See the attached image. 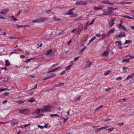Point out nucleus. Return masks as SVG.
<instances>
[{
	"label": "nucleus",
	"instance_id": "10",
	"mask_svg": "<svg viewBox=\"0 0 134 134\" xmlns=\"http://www.w3.org/2000/svg\"><path fill=\"white\" fill-rule=\"evenodd\" d=\"M114 20L115 19H114L113 20H111L109 21V27H111L114 24Z\"/></svg>",
	"mask_w": 134,
	"mask_h": 134
},
{
	"label": "nucleus",
	"instance_id": "64",
	"mask_svg": "<svg viewBox=\"0 0 134 134\" xmlns=\"http://www.w3.org/2000/svg\"><path fill=\"white\" fill-rule=\"evenodd\" d=\"M76 30V29H75L72 30L71 31V33H73Z\"/></svg>",
	"mask_w": 134,
	"mask_h": 134
},
{
	"label": "nucleus",
	"instance_id": "63",
	"mask_svg": "<svg viewBox=\"0 0 134 134\" xmlns=\"http://www.w3.org/2000/svg\"><path fill=\"white\" fill-rule=\"evenodd\" d=\"M72 42V41L71 40H70L69 41V42H68V44H70L71 43V42Z\"/></svg>",
	"mask_w": 134,
	"mask_h": 134
},
{
	"label": "nucleus",
	"instance_id": "49",
	"mask_svg": "<svg viewBox=\"0 0 134 134\" xmlns=\"http://www.w3.org/2000/svg\"><path fill=\"white\" fill-rule=\"evenodd\" d=\"M9 93V92H6L4 93V94L5 96H7Z\"/></svg>",
	"mask_w": 134,
	"mask_h": 134
},
{
	"label": "nucleus",
	"instance_id": "46",
	"mask_svg": "<svg viewBox=\"0 0 134 134\" xmlns=\"http://www.w3.org/2000/svg\"><path fill=\"white\" fill-rule=\"evenodd\" d=\"M16 26L17 28H20L23 27V25H16Z\"/></svg>",
	"mask_w": 134,
	"mask_h": 134
},
{
	"label": "nucleus",
	"instance_id": "15",
	"mask_svg": "<svg viewBox=\"0 0 134 134\" xmlns=\"http://www.w3.org/2000/svg\"><path fill=\"white\" fill-rule=\"evenodd\" d=\"M102 56H106L107 57L109 55V53L108 52V51H106L105 52H103L102 54Z\"/></svg>",
	"mask_w": 134,
	"mask_h": 134
},
{
	"label": "nucleus",
	"instance_id": "59",
	"mask_svg": "<svg viewBox=\"0 0 134 134\" xmlns=\"http://www.w3.org/2000/svg\"><path fill=\"white\" fill-rule=\"evenodd\" d=\"M37 87V84H36L35 85V87L34 88H32V90H34V89H35V88H36V87Z\"/></svg>",
	"mask_w": 134,
	"mask_h": 134
},
{
	"label": "nucleus",
	"instance_id": "1",
	"mask_svg": "<svg viewBox=\"0 0 134 134\" xmlns=\"http://www.w3.org/2000/svg\"><path fill=\"white\" fill-rule=\"evenodd\" d=\"M47 19L46 18H39L32 21L33 23H38L44 22L47 20Z\"/></svg>",
	"mask_w": 134,
	"mask_h": 134
},
{
	"label": "nucleus",
	"instance_id": "11",
	"mask_svg": "<svg viewBox=\"0 0 134 134\" xmlns=\"http://www.w3.org/2000/svg\"><path fill=\"white\" fill-rule=\"evenodd\" d=\"M109 127V126L108 125H105L103 127H101L100 128H99L98 129H97V130L98 131H100L101 130H103V129H106L108 128Z\"/></svg>",
	"mask_w": 134,
	"mask_h": 134
},
{
	"label": "nucleus",
	"instance_id": "6",
	"mask_svg": "<svg viewBox=\"0 0 134 134\" xmlns=\"http://www.w3.org/2000/svg\"><path fill=\"white\" fill-rule=\"evenodd\" d=\"M87 4L86 2L82 1H77L75 3V4L78 5H85Z\"/></svg>",
	"mask_w": 134,
	"mask_h": 134
},
{
	"label": "nucleus",
	"instance_id": "41",
	"mask_svg": "<svg viewBox=\"0 0 134 134\" xmlns=\"http://www.w3.org/2000/svg\"><path fill=\"white\" fill-rule=\"evenodd\" d=\"M96 19L95 18H94L93 20L92 21V22L91 23H90L89 24V25H88V26H89L90 25H92V24L93 23H94V20H95V19Z\"/></svg>",
	"mask_w": 134,
	"mask_h": 134
},
{
	"label": "nucleus",
	"instance_id": "45",
	"mask_svg": "<svg viewBox=\"0 0 134 134\" xmlns=\"http://www.w3.org/2000/svg\"><path fill=\"white\" fill-rule=\"evenodd\" d=\"M38 127L41 129H43L44 128L43 126H41L40 125H38Z\"/></svg>",
	"mask_w": 134,
	"mask_h": 134
},
{
	"label": "nucleus",
	"instance_id": "36",
	"mask_svg": "<svg viewBox=\"0 0 134 134\" xmlns=\"http://www.w3.org/2000/svg\"><path fill=\"white\" fill-rule=\"evenodd\" d=\"M58 65V63H56V64H54L53 65H52L51 66V69L53 67V66H57Z\"/></svg>",
	"mask_w": 134,
	"mask_h": 134
},
{
	"label": "nucleus",
	"instance_id": "9",
	"mask_svg": "<svg viewBox=\"0 0 134 134\" xmlns=\"http://www.w3.org/2000/svg\"><path fill=\"white\" fill-rule=\"evenodd\" d=\"M92 62L90 61H88L85 64V67L86 68H89L90 67V65L92 64Z\"/></svg>",
	"mask_w": 134,
	"mask_h": 134
},
{
	"label": "nucleus",
	"instance_id": "57",
	"mask_svg": "<svg viewBox=\"0 0 134 134\" xmlns=\"http://www.w3.org/2000/svg\"><path fill=\"white\" fill-rule=\"evenodd\" d=\"M44 128L45 127V128H47V124H45L44 126H43Z\"/></svg>",
	"mask_w": 134,
	"mask_h": 134
},
{
	"label": "nucleus",
	"instance_id": "39",
	"mask_svg": "<svg viewBox=\"0 0 134 134\" xmlns=\"http://www.w3.org/2000/svg\"><path fill=\"white\" fill-rule=\"evenodd\" d=\"M52 11V10H49L47 11V12H46L47 13H48V14L51 13H54L53 12H51V11Z\"/></svg>",
	"mask_w": 134,
	"mask_h": 134
},
{
	"label": "nucleus",
	"instance_id": "29",
	"mask_svg": "<svg viewBox=\"0 0 134 134\" xmlns=\"http://www.w3.org/2000/svg\"><path fill=\"white\" fill-rule=\"evenodd\" d=\"M62 85H64V83H60L59 84H58L56 85L55 87H59L60 86H61Z\"/></svg>",
	"mask_w": 134,
	"mask_h": 134
},
{
	"label": "nucleus",
	"instance_id": "60",
	"mask_svg": "<svg viewBox=\"0 0 134 134\" xmlns=\"http://www.w3.org/2000/svg\"><path fill=\"white\" fill-rule=\"evenodd\" d=\"M109 120H110V119H109L108 118H106V119H105L104 120V121H107Z\"/></svg>",
	"mask_w": 134,
	"mask_h": 134
},
{
	"label": "nucleus",
	"instance_id": "52",
	"mask_svg": "<svg viewBox=\"0 0 134 134\" xmlns=\"http://www.w3.org/2000/svg\"><path fill=\"white\" fill-rule=\"evenodd\" d=\"M20 57L21 58H25V56L23 55H20Z\"/></svg>",
	"mask_w": 134,
	"mask_h": 134
},
{
	"label": "nucleus",
	"instance_id": "58",
	"mask_svg": "<svg viewBox=\"0 0 134 134\" xmlns=\"http://www.w3.org/2000/svg\"><path fill=\"white\" fill-rule=\"evenodd\" d=\"M118 102L122 103V99L120 100L119 101H118Z\"/></svg>",
	"mask_w": 134,
	"mask_h": 134
},
{
	"label": "nucleus",
	"instance_id": "21",
	"mask_svg": "<svg viewBox=\"0 0 134 134\" xmlns=\"http://www.w3.org/2000/svg\"><path fill=\"white\" fill-rule=\"evenodd\" d=\"M72 64H71V65H70L68 66L66 68H65V70L67 71L69 70L70 69V68L72 66Z\"/></svg>",
	"mask_w": 134,
	"mask_h": 134
},
{
	"label": "nucleus",
	"instance_id": "40",
	"mask_svg": "<svg viewBox=\"0 0 134 134\" xmlns=\"http://www.w3.org/2000/svg\"><path fill=\"white\" fill-rule=\"evenodd\" d=\"M51 116L52 117L53 116H57L59 117V115L57 114H51Z\"/></svg>",
	"mask_w": 134,
	"mask_h": 134
},
{
	"label": "nucleus",
	"instance_id": "34",
	"mask_svg": "<svg viewBox=\"0 0 134 134\" xmlns=\"http://www.w3.org/2000/svg\"><path fill=\"white\" fill-rule=\"evenodd\" d=\"M129 59H123L122 60V62H125L126 63H127V62H129Z\"/></svg>",
	"mask_w": 134,
	"mask_h": 134
},
{
	"label": "nucleus",
	"instance_id": "26",
	"mask_svg": "<svg viewBox=\"0 0 134 134\" xmlns=\"http://www.w3.org/2000/svg\"><path fill=\"white\" fill-rule=\"evenodd\" d=\"M35 100L33 98L27 100V101L29 102H32L35 101Z\"/></svg>",
	"mask_w": 134,
	"mask_h": 134
},
{
	"label": "nucleus",
	"instance_id": "14",
	"mask_svg": "<svg viewBox=\"0 0 134 134\" xmlns=\"http://www.w3.org/2000/svg\"><path fill=\"white\" fill-rule=\"evenodd\" d=\"M82 26L81 24L79 25L78 28L77 29V31L78 32H80L82 30Z\"/></svg>",
	"mask_w": 134,
	"mask_h": 134
},
{
	"label": "nucleus",
	"instance_id": "18",
	"mask_svg": "<svg viewBox=\"0 0 134 134\" xmlns=\"http://www.w3.org/2000/svg\"><path fill=\"white\" fill-rule=\"evenodd\" d=\"M66 14L67 15H72L73 14V13L72 11L70 10V9L69 11L66 13Z\"/></svg>",
	"mask_w": 134,
	"mask_h": 134
},
{
	"label": "nucleus",
	"instance_id": "56",
	"mask_svg": "<svg viewBox=\"0 0 134 134\" xmlns=\"http://www.w3.org/2000/svg\"><path fill=\"white\" fill-rule=\"evenodd\" d=\"M96 37H100V35L99 34H97L96 35Z\"/></svg>",
	"mask_w": 134,
	"mask_h": 134
},
{
	"label": "nucleus",
	"instance_id": "4",
	"mask_svg": "<svg viewBox=\"0 0 134 134\" xmlns=\"http://www.w3.org/2000/svg\"><path fill=\"white\" fill-rule=\"evenodd\" d=\"M116 9L115 8H113L112 7H108V10L109 11L108 12H104L103 15H108L111 14L112 13L111 10H110V9H113L115 10Z\"/></svg>",
	"mask_w": 134,
	"mask_h": 134
},
{
	"label": "nucleus",
	"instance_id": "24",
	"mask_svg": "<svg viewBox=\"0 0 134 134\" xmlns=\"http://www.w3.org/2000/svg\"><path fill=\"white\" fill-rule=\"evenodd\" d=\"M120 3L121 4L122 3L123 4H131L132 3L131 2H120Z\"/></svg>",
	"mask_w": 134,
	"mask_h": 134
},
{
	"label": "nucleus",
	"instance_id": "22",
	"mask_svg": "<svg viewBox=\"0 0 134 134\" xmlns=\"http://www.w3.org/2000/svg\"><path fill=\"white\" fill-rule=\"evenodd\" d=\"M114 128L113 127L109 128L107 130H108L109 131V132H110L112 131L114 129Z\"/></svg>",
	"mask_w": 134,
	"mask_h": 134
},
{
	"label": "nucleus",
	"instance_id": "37",
	"mask_svg": "<svg viewBox=\"0 0 134 134\" xmlns=\"http://www.w3.org/2000/svg\"><path fill=\"white\" fill-rule=\"evenodd\" d=\"M124 125V124L123 122L118 123L117 124V125H118L119 126H122Z\"/></svg>",
	"mask_w": 134,
	"mask_h": 134
},
{
	"label": "nucleus",
	"instance_id": "25",
	"mask_svg": "<svg viewBox=\"0 0 134 134\" xmlns=\"http://www.w3.org/2000/svg\"><path fill=\"white\" fill-rule=\"evenodd\" d=\"M102 9V8L101 7H94L93 8V9L94 10H98L100 9Z\"/></svg>",
	"mask_w": 134,
	"mask_h": 134
},
{
	"label": "nucleus",
	"instance_id": "44",
	"mask_svg": "<svg viewBox=\"0 0 134 134\" xmlns=\"http://www.w3.org/2000/svg\"><path fill=\"white\" fill-rule=\"evenodd\" d=\"M116 79L117 80H121L122 79V78L120 77H119L116 78Z\"/></svg>",
	"mask_w": 134,
	"mask_h": 134
},
{
	"label": "nucleus",
	"instance_id": "31",
	"mask_svg": "<svg viewBox=\"0 0 134 134\" xmlns=\"http://www.w3.org/2000/svg\"><path fill=\"white\" fill-rule=\"evenodd\" d=\"M16 102L18 103V104H23V103L24 102V101H22L21 100H19V101H17Z\"/></svg>",
	"mask_w": 134,
	"mask_h": 134
},
{
	"label": "nucleus",
	"instance_id": "27",
	"mask_svg": "<svg viewBox=\"0 0 134 134\" xmlns=\"http://www.w3.org/2000/svg\"><path fill=\"white\" fill-rule=\"evenodd\" d=\"M51 75L49 76L50 78H53L55 76V74L52 73L51 74Z\"/></svg>",
	"mask_w": 134,
	"mask_h": 134
},
{
	"label": "nucleus",
	"instance_id": "61",
	"mask_svg": "<svg viewBox=\"0 0 134 134\" xmlns=\"http://www.w3.org/2000/svg\"><path fill=\"white\" fill-rule=\"evenodd\" d=\"M56 16H54L53 17V20H54L55 21H56L57 20L56 19Z\"/></svg>",
	"mask_w": 134,
	"mask_h": 134
},
{
	"label": "nucleus",
	"instance_id": "19",
	"mask_svg": "<svg viewBox=\"0 0 134 134\" xmlns=\"http://www.w3.org/2000/svg\"><path fill=\"white\" fill-rule=\"evenodd\" d=\"M109 1L107 0V1H103L102 2V3H103L104 4H109Z\"/></svg>",
	"mask_w": 134,
	"mask_h": 134
},
{
	"label": "nucleus",
	"instance_id": "20",
	"mask_svg": "<svg viewBox=\"0 0 134 134\" xmlns=\"http://www.w3.org/2000/svg\"><path fill=\"white\" fill-rule=\"evenodd\" d=\"M115 31V29L113 28L110 30L108 32L109 33H113Z\"/></svg>",
	"mask_w": 134,
	"mask_h": 134
},
{
	"label": "nucleus",
	"instance_id": "53",
	"mask_svg": "<svg viewBox=\"0 0 134 134\" xmlns=\"http://www.w3.org/2000/svg\"><path fill=\"white\" fill-rule=\"evenodd\" d=\"M79 57V56L75 57L74 58V60L75 61L76 60L78 59Z\"/></svg>",
	"mask_w": 134,
	"mask_h": 134
},
{
	"label": "nucleus",
	"instance_id": "47",
	"mask_svg": "<svg viewBox=\"0 0 134 134\" xmlns=\"http://www.w3.org/2000/svg\"><path fill=\"white\" fill-rule=\"evenodd\" d=\"M30 124V123H29L28 124H25L24 125V126L25 127H27V126H29Z\"/></svg>",
	"mask_w": 134,
	"mask_h": 134
},
{
	"label": "nucleus",
	"instance_id": "7",
	"mask_svg": "<svg viewBox=\"0 0 134 134\" xmlns=\"http://www.w3.org/2000/svg\"><path fill=\"white\" fill-rule=\"evenodd\" d=\"M117 26L119 28V29H121L125 30H127L125 27L123 25H121V24H119V25H117Z\"/></svg>",
	"mask_w": 134,
	"mask_h": 134
},
{
	"label": "nucleus",
	"instance_id": "62",
	"mask_svg": "<svg viewBox=\"0 0 134 134\" xmlns=\"http://www.w3.org/2000/svg\"><path fill=\"white\" fill-rule=\"evenodd\" d=\"M18 20L16 19V18H14L13 19V21H15L16 20Z\"/></svg>",
	"mask_w": 134,
	"mask_h": 134
},
{
	"label": "nucleus",
	"instance_id": "55",
	"mask_svg": "<svg viewBox=\"0 0 134 134\" xmlns=\"http://www.w3.org/2000/svg\"><path fill=\"white\" fill-rule=\"evenodd\" d=\"M34 58H30V59H27V60H26V61H30L31 60V59H34Z\"/></svg>",
	"mask_w": 134,
	"mask_h": 134
},
{
	"label": "nucleus",
	"instance_id": "30",
	"mask_svg": "<svg viewBox=\"0 0 134 134\" xmlns=\"http://www.w3.org/2000/svg\"><path fill=\"white\" fill-rule=\"evenodd\" d=\"M96 38V37L95 36H93L89 41L90 42H91L93 41Z\"/></svg>",
	"mask_w": 134,
	"mask_h": 134
},
{
	"label": "nucleus",
	"instance_id": "50",
	"mask_svg": "<svg viewBox=\"0 0 134 134\" xmlns=\"http://www.w3.org/2000/svg\"><path fill=\"white\" fill-rule=\"evenodd\" d=\"M80 96L79 97L76 98L75 99V100L76 101H77V100H79V99H80Z\"/></svg>",
	"mask_w": 134,
	"mask_h": 134
},
{
	"label": "nucleus",
	"instance_id": "48",
	"mask_svg": "<svg viewBox=\"0 0 134 134\" xmlns=\"http://www.w3.org/2000/svg\"><path fill=\"white\" fill-rule=\"evenodd\" d=\"M86 47L85 46V47L83 48L81 50V52H82L83 51L86 49Z\"/></svg>",
	"mask_w": 134,
	"mask_h": 134
},
{
	"label": "nucleus",
	"instance_id": "23",
	"mask_svg": "<svg viewBox=\"0 0 134 134\" xmlns=\"http://www.w3.org/2000/svg\"><path fill=\"white\" fill-rule=\"evenodd\" d=\"M41 111V109H37L35 111V113L38 114Z\"/></svg>",
	"mask_w": 134,
	"mask_h": 134
},
{
	"label": "nucleus",
	"instance_id": "13",
	"mask_svg": "<svg viewBox=\"0 0 134 134\" xmlns=\"http://www.w3.org/2000/svg\"><path fill=\"white\" fill-rule=\"evenodd\" d=\"M125 36V34L122 32H120L119 35L118 36V37L119 38H122L124 37Z\"/></svg>",
	"mask_w": 134,
	"mask_h": 134
},
{
	"label": "nucleus",
	"instance_id": "35",
	"mask_svg": "<svg viewBox=\"0 0 134 134\" xmlns=\"http://www.w3.org/2000/svg\"><path fill=\"white\" fill-rule=\"evenodd\" d=\"M116 43H117L118 44L119 46H121V41H117L116 42Z\"/></svg>",
	"mask_w": 134,
	"mask_h": 134
},
{
	"label": "nucleus",
	"instance_id": "43",
	"mask_svg": "<svg viewBox=\"0 0 134 134\" xmlns=\"http://www.w3.org/2000/svg\"><path fill=\"white\" fill-rule=\"evenodd\" d=\"M127 57L128 56H129L130 57V59H132L133 58H134V56H133V55H127Z\"/></svg>",
	"mask_w": 134,
	"mask_h": 134
},
{
	"label": "nucleus",
	"instance_id": "42",
	"mask_svg": "<svg viewBox=\"0 0 134 134\" xmlns=\"http://www.w3.org/2000/svg\"><path fill=\"white\" fill-rule=\"evenodd\" d=\"M109 4L111 5H114V3L113 2H110V1L109 2Z\"/></svg>",
	"mask_w": 134,
	"mask_h": 134
},
{
	"label": "nucleus",
	"instance_id": "17",
	"mask_svg": "<svg viewBox=\"0 0 134 134\" xmlns=\"http://www.w3.org/2000/svg\"><path fill=\"white\" fill-rule=\"evenodd\" d=\"M5 66H9L10 64V63L8 60H5Z\"/></svg>",
	"mask_w": 134,
	"mask_h": 134
},
{
	"label": "nucleus",
	"instance_id": "8",
	"mask_svg": "<svg viewBox=\"0 0 134 134\" xmlns=\"http://www.w3.org/2000/svg\"><path fill=\"white\" fill-rule=\"evenodd\" d=\"M9 9H7L5 10H2L0 12V14H1L3 15L6 14L8 12Z\"/></svg>",
	"mask_w": 134,
	"mask_h": 134
},
{
	"label": "nucleus",
	"instance_id": "16",
	"mask_svg": "<svg viewBox=\"0 0 134 134\" xmlns=\"http://www.w3.org/2000/svg\"><path fill=\"white\" fill-rule=\"evenodd\" d=\"M61 67H62L60 66L58 68H57L55 69H53L51 70H50L48 72V73H50L51 72H54L56 70H57L58 69L61 68Z\"/></svg>",
	"mask_w": 134,
	"mask_h": 134
},
{
	"label": "nucleus",
	"instance_id": "32",
	"mask_svg": "<svg viewBox=\"0 0 134 134\" xmlns=\"http://www.w3.org/2000/svg\"><path fill=\"white\" fill-rule=\"evenodd\" d=\"M131 42V41L130 40H126L125 42V43L124 44V45L126 44H129Z\"/></svg>",
	"mask_w": 134,
	"mask_h": 134
},
{
	"label": "nucleus",
	"instance_id": "51",
	"mask_svg": "<svg viewBox=\"0 0 134 134\" xmlns=\"http://www.w3.org/2000/svg\"><path fill=\"white\" fill-rule=\"evenodd\" d=\"M50 79V78H49V77H47L44 78L43 79V80H47V79Z\"/></svg>",
	"mask_w": 134,
	"mask_h": 134
},
{
	"label": "nucleus",
	"instance_id": "38",
	"mask_svg": "<svg viewBox=\"0 0 134 134\" xmlns=\"http://www.w3.org/2000/svg\"><path fill=\"white\" fill-rule=\"evenodd\" d=\"M66 72V71H63L60 74V76H62L64 74H65V73Z\"/></svg>",
	"mask_w": 134,
	"mask_h": 134
},
{
	"label": "nucleus",
	"instance_id": "33",
	"mask_svg": "<svg viewBox=\"0 0 134 134\" xmlns=\"http://www.w3.org/2000/svg\"><path fill=\"white\" fill-rule=\"evenodd\" d=\"M130 78L131 79L133 77H134V72L132 74L129 75Z\"/></svg>",
	"mask_w": 134,
	"mask_h": 134
},
{
	"label": "nucleus",
	"instance_id": "12",
	"mask_svg": "<svg viewBox=\"0 0 134 134\" xmlns=\"http://www.w3.org/2000/svg\"><path fill=\"white\" fill-rule=\"evenodd\" d=\"M20 122V121H17L16 120H15L11 122V124L14 125L16 124L19 123Z\"/></svg>",
	"mask_w": 134,
	"mask_h": 134
},
{
	"label": "nucleus",
	"instance_id": "2",
	"mask_svg": "<svg viewBox=\"0 0 134 134\" xmlns=\"http://www.w3.org/2000/svg\"><path fill=\"white\" fill-rule=\"evenodd\" d=\"M51 107L49 105H47L45 106L42 108L41 111L42 112H48L51 111Z\"/></svg>",
	"mask_w": 134,
	"mask_h": 134
},
{
	"label": "nucleus",
	"instance_id": "3",
	"mask_svg": "<svg viewBox=\"0 0 134 134\" xmlns=\"http://www.w3.org/2000/svg\"><path fill=\"white\" fill-rule=\"evenodd\" d=\"M56 51V50L55 49H51L48 51L45 54L46 55H53L54 54Z\"/></svg>",
	"mask_w": 134,
	"mask_h": 134
},
{
	"label": "nucleus",
	"instance_id": "5",
	"mask_svg": "<svg viewBox=\"0 0 134 134\" xmlns=\"http://www.w3.org/2000/svg\"><path fill=\"white\" fill-rule=\"evenodd\" d=\"M20 113L24 114H28L30 112V110L29 109H23L20 110H19Z\"/></svg>",
	"mask_w": 134,
	"mask_h": 134
},
{
	"label": "nucleus",
	"instance_id": "28",
	"mask_svg": "<svg viewBox=\"0 0 134 134\" xmlns=\"http://www.w3.org/2000/svg\"><path fill=\"white\" fill-rule=\"evenodd\" d=\"M111 73V72L109 71H107V73L104 74V75L105 76H106L108 75L109 74Z\"/></svg>",
	"mask_w": 134,
	"mask_h": 134
},
{
	"label": "nucleus",
	"instance_id": "54",
	"mask_svg": "<svg viewBox=\"0 0 134 134\" xmlns=\"http://www.w3.org/2000/svg\"><path fill=\"white\" fill-rule=\"evenodd\" d=\"M127 18L129 19H134V18H132L130 16H128Z\"/></svg>",
	"mask_w": 134,
	"mask_h": 134
}]
</instances>
